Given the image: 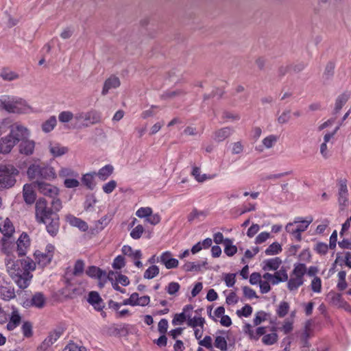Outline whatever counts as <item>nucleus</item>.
<instances>
[{
  "instance_id": "1",
  "label": "nucleus",
  "mask_w": 351,
  "mask_h": 351,
  "mask_svg": "<svg viewBox=\"0 0 351 351\" xmlns=\"http://www.w3.org/2000/svg\"><path fill=\"white\" fill-rule=\"evenodd\" d=\"M5 265L9 276L21 289L27 288L32 278L30 271L36 269L35 262L30 258L21 260L14 256L5 258Z\"/></svg>"
},
{
  "instance_id": "2",
  "label": "nucleus",
  "mask_w": 351,
  "mask_h": 351,
  "mask_svg": "<svg viewBox=\"0 0 351 351\" xmlns=\"http://www.w3.org/2000/svg\"><path fill=\"white\" fill-rule=\"evenodd\" d=\"M0 108L9 113L17 114H31L36 112L23 98L8 95L0 96Z\"/></svg>"
},
{
  "instance_id": "3",
  "label": "nucleus",
  "mask_w": 351,
  "mask_h": 351,
  "mask_svg": "<svg viewBox=\"0 0 351 351\" xmlns=\"http://www.w3.org/2000/svg\"><path fill=\"white\" fill-rule=\"evenodd\" d=\"M51 206H49L47 200L39 198L35 204V217L38 223H47L53 215H58L62 208V202L59 198H54L51 202Z\"/></svg>"
},
{
  "instance_id": "4",
  "label": "nucleus",
  "mask_w": 351,
  "mask_h": 351,
  "mask_svg": "<svg viewBox=\"0 0 351 351\" xmlns=\"http://www.w3.org/2000/svg\"><path fill=\"white\" fill-rule=\"evenodd\" d=\"M101 113L94 109L87 111H78L75 114L73 128H87L101 121Z\"/></svg>"
},
{
  "instance_id": "5",
  "label": "nucleus",
  "mask_w": 351,
  "mask_h": 351,
  "mask_svg": "<svg viewBox=\"0 0 351 351\" xmlns=\"http://www.w3.org/2000/svg\"><path fill=\"white\" fill-rule=\"evenodd\" d=\"M19 171L11 165H0V192L12 187L16 183L15 176Z\"/></svg>"
},
{
  "instance_id": "6",
  "label": "nucleus",
  "mask_w": 351,
  "mask_h": 351,
  "mask_svg": "<svg viewBox=\"0 0 351 351\" xmlns=\"http://www.w3.org/2000/svg\"><path fill=\"white\" fill-rule=\"evenodd\" d=\"M312 216H308L305 219L302 217H295L293 222H289L285 226V230L292 234L297 241L302 239L301 233L304 232L313 222Z\"/></svg>"
},
{
  "instance_id": "7",
  "label": "nucleus",
  "mask_w": 351,
  "mask_h": 351,
  "mask_svg": "<svg viewBox=\"0 0 351 351\" xmlns=\"http://www.w3.org/2000/svg\"><path fill=\"white\" fill-rule=\"evenodd\" d=\"M306 273V266L304 263H296L287 280V288L290 291H295L304 284V277Z\"/></svg>"
},
{
  "instance_id": "8",
  "label": "nucleus",
  "mask_w": 351,
  "mask_h": 351,
  "mask_svg": "<svg viewBox=\"0 0 351 351\" xmlns=\"http://www.w3.org/2000/svg\"><path fill=\"white\" fill-rule=\"evenodd\" d=\"M27 173L30 179H50L56 177L54 169L45 165H32L29 167Z\"/></svg>"
},
{
  "instance_id": "9",
  "label": "nucleus",
  "mask_w": 351,
  "mask_h": 351,
  "mask_svg": "<svg viewBox=\"0 0 351 351\" xmlns=\"http://www.w3.org/2000/svg\"><path fill=\"white\" fill-rule=\"evenodd\" d=\"M63 330L56 328L49 332L45 339L37 347L36 351H54L53 345L62 335Z\"/></svg>"
},
{
  "instance_id": "10",
  "label": "nucleus",
  "mask_w": 351,
  "mask_h": 351,
  "mask_svg": "<svg viewBox=\"0 0 351 351\" xmlns=\"http://www.w3.org/2000/svg\"><path fill=\"white\" fill-rule=\"evenodd\" d=\"M55 247L52 244H47L44 252L36 250L34 252L35 263L44 267L49 265L54 255Z\"/></svg>"
},
{
  "instance_id": "11",
  "label": "nucleus",
  "mask_w": 351,
  "mask_h": 351,
  "mask_svg": "<svg viewBox=\"0 0 351 351\" xmlns=\"http://www.w3.org/2000/svg\"><path fill=\"white\" fill-rule=\"evenodd\" d=\"M9 135L17 143L20 141H23L27 138L29 135V132L26 127L19 123H15L11 126Z\"/></svg>"
},
{
  "instance_id": "12",
  "label": "nucleus",
  "mask_w": 351,
  "mask_h": 351,
  "mask_svg": "<svg viewBox=\"0 0 351 351\" xmlns=\"http://www.w3.org/2000/svg\"><path fill=\"white\" fill-rule=\"evenodd\" d=\"M30 239L27 233L23 232L15 244L16 252L19 256H25L29 250Z\"/></svg>"
},
{
  "instance_id": "13",
  "label": "nucleus",
  "mask_w": 351,
  "mask_h": 351,
  "mask_svg": "<svg viewBox=\"0 0 351 351\" xmlns=\"http://www.w3.org/2000/svg\"><path fill=\"white\" fill-rule=\"evenodd\" d=\"M157 262L164 265L168 269H175L179 265L178 260L173 258L172 253L170 251L162 252L160 256L157 257Z\"/></svg>"
},
{
  "instance_id": "14",
  "label": "nucleus",
  "mask_w": 351,
  "mask_h": 351,
  "mask_svg": "<svg viewBox=\"0 0 351 351\" xmlns=\"http://www.w3.org/2000/svg\"><path fill=\"white\" fill-rule=\"evenodd\" d=\"M243 332L251 340L257 341L259 338L264 335L266 332V328L260 326L254 330L250 324L245 323L243 326Z\"/></svg>"
},
{
  "instance_id": "15",
  "label": "nucleus",
  "mask_w": 351,
  "mask_h": 351,
  "mask_svg": "<svg viewBox=\"0 0 351 351\" xmlns=\"http://www.w3.org/2000/svg\"><path fill=\"white\" fill-rule=\"evenodd\" d=\"M348 202V190L347 181L341 180L338 182V202L340 208L343 210Z\"/></svg>"
},
{
  "instance_id": "16",
  "label": "nucleus",
  "mask_w": 351,
  "mask_h": 351,
  "mask_svg": "<svg viewBox=\"0 0 351 351\" xmlns=\"http://www.w3.org/2000/svg\"><path fill=\"white\" fill-rule=\"evenodd\" d=\"M36 184L40 193L48 196L52 198V199L58 198L57 196L59 193V189L56 186L44 182H37Z\"/></svg>"
},
{
  "instance_id": "17",
  "label": "nucleus",
  "mask_w": 351,
  "mask_h": 351,
  "mask_svg": "<svg viewBox=\"0 0 351 351\" xmlns=\"http://www.w3.org/2000/svg\"><path fill=\"white\" fill-rule=\"evenodd\" d=\"M86 274L90 277L98 278L100 287H103L108 279L106 273L95 266L89 267Z\"/></svg>"
},
{
  "instance_id": "18",
  "label": "nucleus",
  "mask_w": 351,
  "mask_h": 351,
  "mask_svg": "<svg viewBox=\"0 0 351 351\" xmlns=\"http://www.w3.org/2000/svg\"><path fill=\"white\" fill-rule=\"evenodd\" d=\"M193 309V306L191 304L186 305L182 313L175 315L172 324L176 326L183 324L186 320L188 322L190 313H192Z\"/></svg>"
},
{
  "instance_id": "19",
  "label": "nucleus",
  "mask_w": 351,
  "mask_h": 351,
  "mask_svg": "<svg viewBox=\"0 0 351 351\" xmlns=\"http://www.w3.org/2000/svg\"><path fill=\"white\" fill-rule=\"evenodd\" d=\"M9 317V322L7 324V329L13 330L19 326L21 322V316L16 308L12 306V312Z\"/></svg>"
},
{
  "instance_id": "20",
  "label": "nucleus",
  "mask_w": 351,
  "mask_h": 351,
  "mask_svg": "<svg viewBox=\"0 0 351 351\" xmlns=\"http://www.w3.org/2000/svg\"><path fill=\"white\" fill-rule=\"evenodd\" d=\"M87 300L88 303L97 311H101L104 307L101 298L96 291H90L88 294Z\"/></svg>"
},
{
  "instance_id": "21",
  "label": "nucleus",
  "mask_w": 351,
  "mask_h": 351,
  "mask_svg": "<svg viewBox=\"0 0 351 351\" xmlns=\"http://www.w3.org/2000/svg\"><path fill=\"white\" fill-rule=\"evenodd\" d=\"M43 223L46 225L47 232L52 237L56 236L58 232L60 226L58 215H53V217L50 218L49 221Z\"/></svg>"
},
{
  "instance_id": "22",
  "label": "nucleus",
  "mask_w": 351,
  "mask_h": 351,
  "mask_svg": "<svg viewBox=\"0 0 351 351\" xmlns=\"http://www.w3.org/2000/svg\"><path fill=\"white\" fill-rule=\"evenodd\" d=\"M16 144L14 140L8 134L0 139V153L8 154Z\"/></svg>"
},
{
  "instance_id": "23",
  "label": "nucleus",
  "mask_w": 351,
  "mask_h": 351,
  "mask_svg": "<svg viewBox=\"0 0 351 351\" xmlns=\"http://www.w3.org/2000/svg\"><path fill=\"white\" fill-rule=\"evenodd\" d=\"M228 337L227 332L224 330H219L216 333L215 339V346L221 350V351L227 350V341Z\"/></svg>"
},
{
  "instance_id": "24",
  "label": "nucleus",
  "mask_w": 351,
  "mask_h": 351,
  "mask_svg": "<svg viewBox=\"0 0 351 351\" xmlns=\"http://www.w3.org/2000/svg\"><path fill=\"white\" fill-rule=\"evenodd\" d=\"M351 93L348 90H346L339 95L335 99L334 112L338 113L343 106L346 104L348 99L350 98Z\"/></svg>"
},
{
  "instance_id": "25",
  "label": "nucleus",
  "mask_w": 351,
  "mask_h": 351,
  "mask_svg": "<svg viewBox=\"0 0 351 351\" xmlns=\"http://www.w3.org/2000/svg\"><path fill=\"white\" fill-rule=\"evenodd\" d=\"M49 150L50 154L55 158L60 157L69 151L67 147L63 146L58 143H51L49 145Z\"/></svg>"
},
{
  "instance_id": "26",
  "label": "nucleus",
  "mask_w": 351,
  "mask_h": 351,
  "mask_svg": "<svg viewBox=\"0 0 351 351\" xmlns=\"http://www.w3.org/2000/svg\"><path fill=\"white\" fill-rule=\"evenodd\" d=\"M66 221L71 226L79 228L81 231L86 232L88 229V226L86 221L72 215L66 216Z\"/></svg>"
},
{
  "instance_id": "27",
  "label": "nucleus",
  "mask_w": 351,
  "mask_h": 351,
  "mask_svg": "<svg viewBox=\"0 0 351 351\" xmlns=\"http://www.w3.org/2000/svg\"><path fill=\"white\" fill-rule=\"evenodd\" d=\"M282 263L279 257L268 258L263 262V269L265 271H276Z\"/></svg>"
},
{
  "instance_id": "28",
  "label": "nucleus",
  "mask_w": 351,
  "mask_h": 351,
  "mask_svg": "<svg viewBox=\"0 0 351 351\" xmlns=\"http://www.w3.org/2000/svg\"><path fill=\"white\" fill-rule=\"evenodd\" d=\"M107 278L110 282L114 281L125 287L130 284V280L126 276L117 272L110 271L107 275Z\"/></svg>"
},
{
  "instance_id": "29",
  "label": "nucleus",
  "mask_w": 351,
  "mask_h": 351,
  "mask_svg": "<svg viewBox=\"0 0 351 351\" xmlns=\"http://www.w3.org/2000/svg\"><path fill=\"white\" fill-rule=\"evenodd\" d=\"M119 86L120 80L119 77L112 75L105 81L101 93L105 95L110 89L116 88Z\"/></svg>"
},
{
  "instance_id": "30",
  "label": "nucleus",
  "mask_w": 351,
  "mask_h": 351,
  "mask_svg": "<svg viewBox=\"0 0 351 351\" xmlns=\"http://www.w3.org/2000/svg\"><path fill=\"white\" fill-rule=\"evenodd\" d=\"M23 195L24 201L27 204H32L36 200V194L30 184H26L23 186Z\"/></svg>"
},
{
  "instance_id": "31",
  "label": "nucleus",
  "mask_w": 351,
  "mask_h": 351,
  "mask_svg": "<svg viewBox=\"0 0 351 351\" xmlns=\"http://www.w3.org/2000/svg\"><path fill=\"white\" fill-rule=\"evenodd\" d=\"M233 132V129L230 127H225L217 130L213 136L215 141L221 142L230 136Z\"/></svg>"
},
{
  "instance_id": "32",
  "label": "nucleus",
  "mask_w": 351,
  "mask_h": 351,
  "mask_svg": "<svg viewBox=\"0 0 351 351\" xmlns=\"http://www.w3.org/2000/svg\"><path fill=\"white\" fill-rule=\"evenodd\" d=\"M0 231L5 237H11L14 233V227L12 221L8 218H6L0 224Z\"/></svg>"
},
{
  "instance_id": "33",
  "label": "nucleus",
  "mask_w": 351,
  "mask_h": 351,
  "mask_svg": "<svg viewBox=\"0 0 351 351\" xmlns=\"http://www.w3.org/2000/svg\"><path fill=\"white\" fill-rule=\"evenodd\" d=\"M205 324V319L200 315H195L192 317V313H190L187 325L193 328L197 327L204 328Z\"/></svg>"
},
{
  "instance_id": "34",
  "label": "nucleus",
  "mask_w": 351,
  "mask_h": 351,
  "mask_svg": "<svg viewBox=\"0 0 351 351\" xmlns=\"http://www.w3.org/2000/svg\"><path fill=\"white\" fill-rule=\"evenodd\" d=\"M114 167L111 165H106L103 167L99 169L98 172L96 173V176L101 181L106 180L113 173Z\"/></svg>"
},
{
  "instance_id": "35",
  "label": "nucleus",
  "mask_w": 351,
  "mask_h": 351,
  "mask_svg": "<svg viewBox=\"0 0 351 351\" xmlns=\"http://www.w3.org/2000/svg\"><path fill=\"white\" fill-rule=\"evenodd\" d=\"M191 174L198 182H204L215 178L214 175L202 174L200 169L197 167H193Z\"/></svg>"
},
{
  "instance_id": "36",
  "label": "nucleus",
  "mask_w": 351,
  "mask_h": 351,
  "mask_svg": "<svg viewBox=\"0 0 351 351\" xmlns=\"http://www.w3.org/2000/svg\"><path fill=\"white\" fill-rule=\"evenodd\" d=\"M121 252L125 256H129L133 260L141 259L142 257V253L140 250L134 251L130 245H123L121 248Z\"/></svg>"
},
{
  "instance_id": "37",
  "label": "nucleus",
  "mask_w": 351,
  "mask_h": 351,
  "mask_svg": "<svg viewBox=\"0 0 351 351\" xmlns=\"http://www.w3.org/2000/svg\"><path fill=\"white\" fill-rule=\"evenodd\" d=\"M35 144L33 141L23 140L20 144V152L25 155H31L34 149Z\"/></svg>"
},
{
  "instance_id": "38",
  "label": "nucleus",
  "mask_w": 351,
  "mask_h": 351,
  "mask_svg": "<svg viewBox=\"0 0 351 351\" xmlns=\"http://www.w3.org/2000/svg\"><path fill=\"white\" fill-rule=\"evenodd\" d=\"M133 298V306H146L150 302V297L148 295L139 296L138 293H132Z\"/></svg>"
},
{
  "instance_id": "39",
  "label": "nucleus",
  "mask_w": 351,
  "mask_h": 351,
  "mask_svg": "<svg viewBox=\"0 0 351 351\" xmlns=\"http://www.w3.org/2000/svg\"><path fill=\"white\" fill-rule=\"evenodd\" d=\"M2 251L6 255V257L13 256L12 254L16 251L15 243L10 241L8 239H2Z\"/></svg>"
},
{
  "instance_id": "40",
  "label": "nucleus",
  "mask_w": 351,
  "mask_h": 351,
  "mask_svg": "<svg viewBox=\"0 0 351 351\" xmlns=\"http://www.w3.org/2000/svg\"><path fill=\"white\" fill-rule=\"evenodd\" d=\"M15 297L14 289L9 285H0V298L8 300Z\"/></svg>"
},
{
  "instance_id": "41",
  "label": "nucleus",
  "mask_w": 351,
  "mask_h": 351,
  "mask_svg": "<svg viewBox=\"0 0 351 351\" xmlns=\"http://www.w3.org/2000/svg\"><path fill=\"white\" fill-rule=\"evenodd\" d=\"M95 172L88 173L82 176V182L86 187L90 190H93L95 186V182L94 180Z\"/></svg>"
},
{
  "instance_id": "42",
  "label": "nucleus",
  "mask_w": 351,
  "mask_h": 351,
  "mask_svg": "<svg viewBox=\"0 0 351 351\" xmlns=\"http://www.w3.org/2000/svg\"><path fill=\"white\" fill-rule=\"evenodd\" d=\"M57 124V119L55 116H51L42 124V130L45 133L51 132Z\"/></svg>"
},
{
  "instance_id": "43",
  "label": "nucleus",
  "mask_w": 351,
  "mask_h": 351,
  "mask_svg": "<svg viewBox=\"0 0 351 351\" xmlns=\"http://www.w3.org/2000/svg\"><path fill=\"white\" fill-rule=\"evenodd\" d=\"M59 176L64 179L72 178L74 177H79V174L77 171L69 167H62L59 171Z\"/></svg>"
},
{
  "instance_id": "44",
  "label": "nucleus",
  "mask_w": 351,
  "mask_h": 351,
  "mask_svg": "<svg viewBox=\"0 0 351 351\" xmlns=\"http://www.w3.org/2000/svg\"><path fill=\"white\" fill-rule=\"evenodd\" d=\"M282 250L281 245L278 242H274L268 246L265 250V253L267 256H274L278 254Z\"/></svg>"
},
{
  "instance_id": "45",
  "label": "nucleus",
  "mask_w": 351,
  "mask_h": 351,
  "mask_svg": "<svg viewBox=\"0 0 351 351\" xmlns=\"http://www.w3.org/2000/svg\"><path fill=\"white\" fill-rule=\"evenodd\" d=\"M59 121L62 123H68L71 121L73 120V123H75V114H73L71 111L65 110L61 112L58 115Z\"/></svg>"
},
{
  "instance_id": "46",
  "label": "nucleus",
  "mask_w": 351,
  "mask_h": 351,
  "mask_svg": "<svg viewBox=\"0 0 351 351\" xmlns=\"http://www.w3.org/2000/svg\"><path fill=\"white\" fill-rule=\"evenodd\" d=\"M45 302V298L41 293H35L31 300L32 305L37 307L42 308Z\"/></svg>"
},
{
  "instance_id": "47",
  "label": "nucleus",
  "mask_w": 351,
  "mask_h": 351,
  "mask_svg": "<svg viewBox=\"0 0 351 351\" xmlns=\"http://www.w3.org/2000/svg\"><path fill=\"white\" fill-rule=\"evenodd\" d=\"M224 252L228 256H234L237 252V247L232 244V240L226 239L224 241Z\"/></svg>"
},
{
  "instance_id": "48",
  "label": "nucleus",
  "mask_w": 351,
  "mask_h": 351,
  "mask_svg": "<svg viewBox=\"0 0 351 351\" xmlns=\"http://www.w3.org/2000/svg\"><path fill=\"white\" fill-rule=\"evenodd\" d=\"M328 298L330 300V302L332 304V305L339 308L341 307V305L345 302V300L343 299L342 296L339 293H330L328 295Z\"/></svg>"
},
{
  "instance_id": "49",
  "label": "nucleus",
  "mask_w": 351,
  "mask_h": 351,
  "mask_svg": "<svg viewBox=\"0 0 351 351\" xmlns=\"http://www.w3.org/2000/svg\"><path fill=\"white\" fill-rule=\"evenodd\" d=\"M0 76L5 81H12L19 77V75L16 73L9 69H3L1 72Z\"/></svg>"
},
{
  "instance_id": "50",
  "label": "nucleus",
  "mask_w": 351,
  "mask_h": 351,
  "mask_svg": "<svg viewBox=\"0 0 351 351\" xmlns=\"http://www.w3.org/2000/svg\"><path fill=\"white\" fill-rule=\"evenodd\" d=\"M268 314L263 311H257L253 319V324L256 326L267 319Z\"/></svg>"
},
{
  "instance_id": "51",
  "label": "nucleus",
  "mask_w": 351,
  "mask_h": 351,
  "mask_svg": "<svg viewBox=\"0 0 351 351\" xmlns=\"http://www.w3.org/2000/svg\"><path fill=\"white\" fill-rule=\"evenodd\" d=\"M225 313V308L223 306H219L217 307L213 315H212V308H208V314L210 318H212L215 322L217 321L219 318H221L223 315H224Z\"/></svg>"
},
{
  "instance_id": "52",
  "label": "nucleus",
  "mask_w": 351,
  "mask_h": 351,
  "mask_svg": "<svg viewBox=\"0 0 351 351\" xmlns=\"http://www.w3.org/2000/svg\"><path fill=\"white\" fill-rule=\"evenodd\" d=\"M159 274V268L156 265H152L148 267L144 272V278L145 279H152L157 276Z\"/></svg>"
},
{
  "instance_id": "53",
  "label": "nucleus",
  "mask_w": 351,
  "mask_h": 351,
  "mask_svg": "<svg viewBox=\"0 0 351 351\" xmlns=\"http://www.w3.org/2000/svg\"><path fill=\"white\" fill-rule=\"evenodd\" d=\"M277 141L278 136L274 134H271L264 138L262 141V143L266 149H270L276 144Z\"/></svg>"
},
{
  "instance_id": "54",
  "label": "nucleus",
  "mask_w": 351,
  "mask_h": 351,
  "mask_svg": "<svg viewBox=\"0 0 351 351\" xmlns=\"http://www.w3.org/2000/svg\"><path fill=\"white\" fill-rule=\"evenodd\" d=\"M202 265L199 262H186L183 265L186 271H198L201 269Z\"/></svg>"
},
{
  "instance_id": "55",
  "label": "nucleus",
  "mask_w": 351,
  "mask_h": 351,
  "mask_svg": "<svg viewBox=\"0 0 351 351\" xmlns=\"http://www.w3.org/2000/svg\"><path fill=\"white\" fill-rule=\"evenodd\" d=\"M278 337L276 332L265 335L262 338V342L267 346L273 345L277 341Z\"/></svg>"
},
{
  "instance_id": "56",
  "label": "nucleus",
  "mask_w": 351,
  "mask_h": 351,
  "mask_svg": "<svg viewBox=\"0 0 351 351\" xmlns=\"http://www.w3.org/2000/svg\"><path fill=\"white\" fill-rule=\"evenodd\" d=\"M311 289L314 293L322 292V280L318 276H315L311 282Z\"/></svg>"
},
{
  "instance_id": "57",
  "label": "nucleus",
  "mask_w": 351,
  "mask_h": 351,
  "mask_svg": "<svg viewBox=\"0 0 351 351\" xmlns=\"http://www.w3.org/2000/svg\"><path fill=\"white\" fill-rule=\"evenodd\" d=\"M252 311H253L252 307L249 304H245L241 309L237 310L236 313L238 315V317H248L252 315Z\"/></svg>"
},
{
  "instance_id": "58",
  "label": "nucleus",
  "mask_w": 351,
  "mask_h": 351,
  "mask_svg": "<svg viewBox=\"0 0 351 351\" xmlns=\"http://www.w3.org/2000/svg\"><path fill=\"white\" fill-rule=\"evenodd\" d=\"M152 213L151 207H141L136 210V215L139 218H145L146 219L149 215H152Z\"/></svg>"
},
{
  "instance_id": "59",
  "label": "nucleus",
  "mask_w": 351,
  "mask_h": 351,
  "mask_svg": "<svg viewBox=\"0 0 351 351\" xmlns=\"http://www.w3.org/2000/svg\"><path fill=\"white\" fill-rule=\"evenodd\" d=\"M337 276L338 283L337 287L339 290H344L347 287V282L346 281V272L345 271H340Z\"/></svg>"
},
{
  "instance_id": "60",
  "label": "nucleus",
  "mask_w": 351,
  "mask_h": 351,
  "mask_svg": "<svg viewBox=\"0 0 351 351\" xmlns=\"http://www.w3.org/2000/svg\"><path fill=\"white\" fill-rule=\"evenodd\" d=\"M289 304L287 302H281L276 311L277 315L280 317H284L288 313Z\"/></svg>"
},
{
  "instance_id": "61",
  "label": "nucleus",
  "mask_w": 351,
  "mask_h": 351,
  "mask_svg": "<svg viewBox=\"0 0 351 351\" xmlns=\"http://www.w3.org/2000/svg\"><path fill=\"white\" fill-rule=\"evenodd\" d=\"M111 220V217L105 215L102 217L99 220L96 221L95 227L97 230H102L109 223Z\"/></svg>"
},
{
  "instance_id": "62",
  "label": "nucleus",
  "mask_w": 351,
  "mask_h": 351,
  "mask_svg": "<svg viewBox=\"0 0 351 351\" xmlns=\"http://www.w3.org/2000/svg\"><path fill=\"white\" fill-rule=\"evenodd\" d=\"M117 186V182L114 180H111L103 185L102 190L105 193L110 194L116 189Z\"/></svg>"
},
{
  "instance_id": "63",
  "label": "nucleus",
  "mask_w": 351,
  "mask_h": 351,
  "mask_svg": "<svg viewBox=\"0 0 351 351\" xmlns=\"http://www.w3.org/2000/svg\"><path fill=\"white\" fill-rule=\"evenodd\" d=\"M144 232V228L142 225H138L130 232V237L134 239H138L141 237Z\"/></svg>"
},
{
  "instance_id": "64",
  "label": "nucleus",
  "mask_w": 351,
  "mask_h": 351,
  "mask_svg": "<svg viewBox=\"0 0 351 351\" xmlns=\"http://www.w3.org/2000/svg\"><path fill=\"white\" fill-rule=\"evenodd\" d=\"M78 177L72 178H66L64 180V185L66 188L73 189L77 188L80 186V182L77 180Z\"/></svg>"
}]
</instances>
